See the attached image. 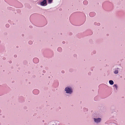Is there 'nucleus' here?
I'll return each mask as SVG.
<instances>
[{
  "label": "nucleus",
  "mask_w": 125,
  "mask_h": 125,
  "mask_svg": "<svg viewBox=\"0 0 125 125\" xmlns=\"http://www.w3.org/2000/svg\"><path fill=\"white\" fill-rule=\"evenodd\" d=\"M65 91L67 93L71 94L72 92V90L68 87H66L65 89Z\"/></svg>",
  "instance_id": "nucleus-1"
},
{
  "label": "nucleus",
  "mask_w": 125,
  "mask_h": 125,
  "mask_svg": "<svg viewBox=\"0 0 125 125\" xmlns=\"http://www.w3.org/2000/svg\"><path fill=\"white\" fill-rule=\"evenodd\" d=\"M41 4L42 6L46 5H47V3L46 0H44L42 1L41 2Z\"/></svg>",
  "instance_id": "nucleus-2"
},
{
  "label": "nucleus",
  "mask_w": 125,
  "mask_h": 125,
  "mask_svg": "<svg viewBox=\"0 0 125 125\" xmlns=\"http://www.w3.org/2000/svg\"><path fill=\"white\" fill-rule=\"evenodd\" d=\"M94 121L96 123H99L100 122L101 120V119L100 118H94Z\"/></svg>",
  "instance_id": "nucleus-3"
},
{
  "label": "nucleus",
  "mask_w": 125,
  "mask_h": 125,
  "mask_svg": "<svg viewBox=\"0 0 125 125\" xmlns=\"http://www.w3.org/2000/svg\"><path fill=\"white\" fill-rule=\"evenodd\" d=\"M33 61L35 63H38L39 62V60L38 58H35L33 59Z\"/></svg>",
  "instance_id": "nucleus-4"
},
{
  "label": "nucleus",
  "mask_w": 125,
  "mask_h": 125,
  "mask_svg": "<svg viewBox=\"0 0 125 125\" xmlns=\"http://www.w3.org/2000/svg\"><path fill=\"white\" fill-rule=\"evenodd\" d=\"M33 93L35 94H37L39 93L38 90L36 89L34 90L33 91Z\"/></svg>",
  "instance_id": "nucleus-5"
},
{
  "label": "nucleus",
  "mask_w": 125,
  "mask_h": 125,
  "mask_svg": "<svg viewBox=\"0 0 125 125\" xmlns=\"http://www.w3.org/2000/svg\"><path fill=\"white\" fill-rule=\"evenodd\" d=\"M109 83L111 85H113L114 84V82L113 81L111 80H110L109 81Z\"/></svg>",
  "instance_id": "nucleus-6"
},
{
  "label": "nucleus",
  "mask_w": 125,
  "mask_h": 125,
  "mask_svg": "<svg viewBox=\"0 0 125 125\" xmlns=\"http://www.w3.org/2000/svg\"><path fill=\"white\" fill-rule=\"evenodd\" d=\"M93 14H94V15L95 14L93 12H91L90 13L89 15L90 16H91V17H92L93 16L92 15Z\"/></svg>",
  "instance_id": "nucleus-7"
},
{
  "label": "nucleus",
  "mask_w": 125,
  "mask_h": 125,
  "mask_svg": "<svg viewBox=\"0 0 125 125\" xmlns=\"http://www.w3.org/2000/svg\"><path fill=\"white\" fill-rule=\"evenodd\" d=\"M83 3L84 4L86 5L88 4V2L87 1H84L83 2Z\"/></svg>",
  "instance_id": "nucleus-8"
},
{
  "label": "nucleus",
  "mask_w": 125,
  "mask_h": 125,
  "mask_svg": "<svg viewBox=\"0 0 125 125\" xmlns=\"http://www.w3.org/2000/svg\"><path fill=\"white\" fill-rule=\"evenodd\" d=\"M114 73L115 74H117L118 73V71L117 70H115L114 72Z\"/></svg>",
  "instance_id": "nucleus-9"
},
{
  "label": "nucleus",
  "mask_w": 125,
  "mask_h": 125,
  "mask_svg": "<svg viewBox=\"0 0 125 125\" xmlns=\"http://www.w3.org/2000/svg\"><path fill=\"white\" fill-rule=\"evenodd\" d=\"M53 0H48V2L49 3H51L52 2Z\"/></svg>",
  "instance_id": "nucleus-10"
},
{
  "label": "nucleus",
  "mask_w": 125,
  "mask_h": 125,
  "mask_svg": "<svg viewBox=\"0 0 125 125\" xmlns=\"http://www.w3.org/2000/svg\"><path fill=\"white\" fill-rule=\"evenodd\" d=\"M29 43L30 44H31L32 43V41H30L29 42Z\"/></svg>",
  "instance_id": "nucleus-11"
},
{
  "label": "nucleus",
  "mask_w": 125,
  "mask_h": 125,
  "mask_svg": "<svg viewBox=\"0 0 125 125\" xmlns=\"http://www.w3.org/2000/svg\"><path fill=\"white\" fill-rule=\"evenodd\" d=\"M58 51H61L62 50V49L61 48H58Z\"/></svg>",
  "instance_id": "nucleus-12"
},
{
  "label": "nucleus",
  "mask_w": 125,
  "mask_h": 125,
  "mask_svg": "<svg viewBox=\"0 0 125 125\" xmlns=\"http://www.w3.org/2000/svg\"><path fill=\"white\" fill-rule=\"evenodd\" d=\"M6 26L7 27H9V24H7L6 25Z\"/></svg>",
  "instance_id": "nucleus-13"
},
{
  "label": "nucleus",
  "mask_w": 125,
  "mask_h": 125,
  "mask_svg": "<svg viewBox=\"0 0 125 125\" xmlns=\"http://www.w3.org/2000/svg\"><path fill=\"white\" fill-rule=\"evenodd\" d=\"M114 86H115L116 88H117V85L116 84H114Z\"/></svg>",
  "instance_id": "nucleus-14"
},
{
  "label": "nucleus",
  "mask_w": 125,
  "mask_h": 125,
  "mask_svg": "<svg viewBox=\"0 0 125 125\" xmlns=\"http://www.w3.org/2000/svg\"><path fill=\"white\" fill-rule=\"evenodd\" d=\"M62 73H64V71H62Z\"/></svg>",
  "instance_id": "nucleus-15"
},
{
  "label": "nucleus",
  "mask_w": 125,
  "mask_h": 125,
  "mask_svg": "<svg viewBox=\"0 0 125 125\" xmlns=\"http://www.w3.org/2000/svg\"><path fill=\"white\" fill-rule=\"evenodd\" d=\"M14 56H15V57H16V55H15Z\"/></svg>",
  "instance_id": "nucleus-16"
}]
</instances>
